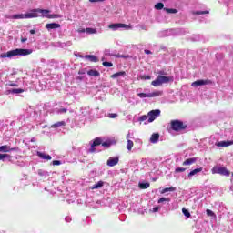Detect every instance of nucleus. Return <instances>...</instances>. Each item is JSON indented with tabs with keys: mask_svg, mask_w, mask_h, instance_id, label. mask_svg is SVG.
I'll return each instance as SVG.
<instances>
[{
	"mask_svg": "<svg viewBox=\"0 0 233 233\" xmlns=\"http://www.w3.org/2000/svg\"><path fill=\"white\" fill-rule=\"evenodd\" d=\"M32 49H14L7 53H2L0 58L5 59L6 57H15V56H30Z\"/></svg>",
	"mask_w": 233,
	"mask_h": 233,
	"instance_id": "1",
	"label": "nucleus"
},
{
	"mask_svg": "<svg viewBox=\"0 0 233 233\" xmlns=\"http://www.w3.org/2000/svg\"><path fill=\"white\" fill-rule=\"evenodd\" d=\"M166 83H174V76H158L156 80L151 82V85L153 86H161V85Z\"/></svg>",
	"mask_w": 233,
	"mask_h": 233,
	"instance_id": "2",
	"label": "nucleus"
},
{
	"mask_svg": "<svg viewBox=\"0 0 233 233\" xmlns=\"http://www.w3.org/2000/svg\"><path fill=\"white\" fill-rule=\"evenodd\" d=\"M170 127L174 132H181L182 130H187V124L183 123L181 120H171Z\"/></svg>",
	"mask_w": 233,
	"mask_h": 233,
	"instance_id": "3",
	"label": "nucleus"
},
{
	"mask_svg": "<svg viewBox=\"0 0 233 233\" xmlns=\"http://www.w3.org/2000/svg\"><path fill=\"white\" fill-rule=\"evenodd\" d=\"M37 14H50V10L48 9H33L31 13L25 14V19H34L35 17H39Z\"/></svg>",
	"mask_w": 233,
	"mask_h": 233,
	"instance_id": "4",
	"label": "nucleus"
},
{
	"mask_svg": "<svg viewBox=\"0 0 233 233\" xmlns=\"http://www.w3.org/2000/svg\"><path fill=\"white\" fill-rule=\"evenodd\" d=\"M212 174H219L220 176H230V172L225 167L215 166L211 169Z\"/></svg>",
	"mask_w": 233,
	"mask_h": 233,
	"instance_id": "5",
	"label": "nucleus"
},
{
	"mask_svg": "<svg viewBox=\"0 0 233 233\" xmlns=\"http://www.w3.org/2000/svg\"><path fill=\"white\" fill-rule=\"evenodd\" d=\"M161 114V110L156 109V110H151L147 113L148 116V123H152L156 120L157 117H159Z\"/></svg>",
	"mask_w": 233,
	"mask_h": 233,
	"instance_id": "6",
	"label": "nucleus"
},
{
	"mask_svg": "<svg viewBox=\"0 0 233 233\" xmlns=\"http://www.w3.org/2000/svg\"><path fill=\"white\" fill-rule=\"evenodd\" d=\"M108 28H110L111 30H117V28H126L127 30H132V25L117 23L109 25Z\"/></svg>",
	"mask_w": 233,
	"mask_h": 233,
	"instance_id": "7",
	"label": "nucleus"
},
{
	"mask_svg": "<svg viewBox=\"0 0 233 233\" xmlns=\"http://www.w3.org/2000/svg\"><path fill=\"white\" fill-rule=\"evenodd\" d=\"M163 94V92L161 91H154L153 93H138L137 96L138 97H140L141 99L145 98V97H157L159 96H161Z\"/></svg>",
	"mask_w": 233,
	"mask_h": 233,
	"instance_id": "8",
	"label": "nucleus"
},
{
	"mask_svg": "<svg viewBox=\"0 0 233 233\" xmlns=\"http://www.w3.org/2000/svg\"><path fill=\"white\" fill-rule=\"evenodd\" d=\"M205 85H212V80H197L191 84V86L198 87L203 86Z\"/></svg>",
	"mask_w": 233,
	"mask_h": 233,
	"instance_id": "9",
	"label": "nucleus"
},
{
	"mask_svg": "<svg viewBox=\"0 0 233 233\" xmlns=\"http://www.w3.org/2000/svg\"><path fill=\"white\" fill-rule=\"evenodd\" d=\"M0 152H17V147H10L8 145L0 147Z\"/></svg>",
	"mask_w": 233,
	"mask_h": 233,
	"instance_id": "10",
	"label": "nucleus"
},
{
	"mask_svg": "<svg viewBox=\"0 0 233 233\" xmlns=\"http://www.w3.org/2000/svg\"><path fill=\"white\" fill-rule=\"evenodd\" d=\"M119 163V157H109V159L106 162L107 167H116Z\"/></svg>",
	"mask_w": 233,
	"mask_h": 233,
	"instance_id": "11",
	"label": "nucleus"
},
{
	"mask_svg": "<svg viewBox=\"0 0 233 233\" xmlns=\"http://www.w3.org/2000/svg\"><path fill=\"white\" fill-rule=\"evenodd\" d=\"M46 30H56V28H61V25L57 23H50L46 25Z\"/></svg>",
	"mask_w": 233,
	"mask_h": 233,
	"instance_id": "12",
	"label": "nucleus"
},
{
	"mask_svg": "<svg viewBox=\"0 0 233 233\" xmlns=\"http://www.w3.org/2000/svg\"><path fill=\"white\" fill-rule=\"evenodd\" d=\"M196 161H198V157H191V158H187L186 159L182 165L183 167H188L190 165H194V163H196Z\"/></svg>",
	"mask_w": 233,
	"mask_h": 233,
	"instance_id": "13",
	"label": "nucleus"
},
{
	"mask_svg": "<svg viewBox=\"0 0 233 233\" xmlns=\"http://www.w3.org/2000/svg\"><path fill=\"white\" fill-rule=\"evenodd\" d=\"M233 145V140L231 141H220L216 143V147H230Z\"/></svg>",
	"mask_w": 233,
	"mask_h": 233,
	"instance_id": "14",
	"label": "nucleus"
},
{
	"mask_svg": "<svg viewBox=\"0 0 233 233\" xmlns=\"http://www.w3.org/2000/svg\"><path fill=\"white\" fill-rule=\"evenodd\" d=\"M37 156L41 159H46V161H50L52 159V157L50 155H46L45 153L37 152Z\"/></svg>",
	"mask_w": 233,
	"mask_h": 233,
	"instance_id": "15",
	"label": "nucleus"
},
{
	"mask_svg": "<svg viewBox=\"0 0 233 233\" xmlns=\"http://www.w3.org/2000/svg\"><path fill=\"white\" fill-rule=\"evenodd\" d=\"M199 172H203V167L193 169L188 173L187 177H192V176H196V174H199Z\"/></svg>",
	"mask_w": 233,
	"mask_h": 233,
	"instance_id": "16",
	"label": "nucleus"
},
{
	"mask_svg": "<svg viewBox=\"0 0 233 233\" xmlns=\"http://www.w3.org/2000/svg\"><path fill=\"white\" fill-rule=\"evenodd\" d=\"M87 74L93 77H99V76H101L99 71L96 69H90L89 71H87Z\"/></svg>",
	"mask_w": 233,
	"mask_h": 233,
	"instance_id": "17",
	"label": "nucleus"
},
{
	"mask_svg": "<svg viewBox=\"0 0 233 233\" xmlns=\"http://www.w3.org/2000/svg\"><path fill=\"white\" fill-rule=\"evenodd\" d=\"M43 17H46L47 19H60L61 15L56 14L48 15L47 13L44 14Z\"/></svg>",
	"mask_w": 233,
	"mask_h": 233,
	"instance_id": "18",
	"label": "nucleus"
},
{
	"mask_svg": "<svg viewBox=\"0 0 233 233\" xmlns=\"http://www.w3.org/2000/svg\"><path fill=\"white\" fill-rule=\"evenodd\" d=\"M86 59H89L91 61V63H97V61H99V59L97 58V56H94V55H86L85 56Z\"/></svg>",
	"mask_w": 233,
	"mask_h": 233,
	"instance_id": "19",
	"label": "nucleus"
},
{
	"mask_svg": "<svg viewBox=\"0 0 233 233\" xmlns=\"http://www.w3.org/2000/svg\"><path fill=\"white\" fill-rule=\"evenodd\" d=\"M159 141V133H155L151 135L150 142L151 143H157Z\"/></svg>",
	"mask_w": 233,
	"mask_h": 233,
	"instance_id": "20",
	"label": "nucleus"
},
{
	"mask_svg": "<svg viewBox=\"0 0 233 233\" xmlns=\"http://www.w3.org/2000/svg\"><path fill=\"white\" fill-rule=\"evenodd\" d=\"M66 122L60 121L51 125V128H57L58 127H66Z\"/></svg>",
	"mask_w": 233,
	"mask_h": 233,
	"instance_id": "21",
	"label": "nucleus"
},
{
	"mask_svg": "<svg viewBox=\"0 0 233 233\" xmlns=\"http://www.w3.org/2000/svg\"><path fill=\"white\" fill-rule=\"evenodd\" d=\"M102 139L101 137H96L94 139L93 143L91 144V147H99V145H102Z\"/></svg>",
	"mask_w": 233,
	"mask_h": 233,
	"instance_id": "22",
	"label": "nucleus"
},
{
	"mask_svg": "<svg viewBox=\"0 0 233 233\" xmlns=\"http://www.w3.org/2000/svg\"><path fill=\"white\" fill-rule=\"evenodd\" d=\"M121 76H127V73L125 71H120V72L115 73V74L111 75V79H116V77H119Z\"/></svg>",
	"mask_w": 233,
	"mask_h": 233,
	"instance_id": "23",
	"label": "nucleus"
},
{
	"mask_svg": "<svg viewBox=\"0 0 233 233\" xmlns=\"http://www.w3.org/2000/svg\"><path fill=\"white\" fill-rule=\"evenodd\" d=\"M138 187H139V188H141V190H145L147 188H150V183H148V182L139 183Z\"/></svg>",
	"mask_w": 233,
	"mask_h": 233,
	"instance_id": "24",
	"label": "nucleus"
},
{
	"mask_svg": "<svg viewBox=\"0 0 233 233\" xmlns=\"http://www.w3.org/2000/svg\"><path fill=\"white\" fill-rule=\"evenodd\" d=\"M25 89H10L7 91V94H23Z\"/></svg>",
	"mask_w": 233,
	"mask_h": 233,
	"instance_id": "25",
	"label": "nucleus"
},
{
	"mask_svg": "<svg viewBox=\"0 0 233 233\" xmlns=\"http://www.w3.org/2000/svg\"><path fill=\"white\" fill-rule=\"evenodd\" d=\"M103 185H105V183L103 181H98L96 184H95L92 187V190H96L97 188H101L103 187Z\"/></svg>",
	"mask_w": 233,
	"mask_h": 233,
	"instance_id": "26",
	"label": "nucleus"
},
{
	"mask_svg": "<svg viewBox=\"0 0 233 233\" xmlns=\"http://www.w3.org/2000/svg\"><path fill=\"white\" fill-rule=\"evenodd\" d=\"M193 15H203L205 14H210L209 11H193Z\"/></svg>",
	"mask_w": 233,
	"mask_h": 233,
	"instance_id": "27",
	"label": "nucleus"
},
{
	"mask_svg": "<svg viewBox=\"0 0 233 233\" xmlns=\"http://www.w3.org/2000/svg\"><path fill=\"white\" fill-rule=\"evenodd\" d=\"M9 19H25V15L20 14V15H14L12 16L8 17Z\"/></svg>",
	"mask_w": 233,
	"mask_h": 233,
	"instance_id": "28",
	"label": "nucleus"
},
{
	"mask_svg": "<svg viewBox=\"0 0 233 233\" xmlns=\"http://www.w3.org/2000/svg\"><path fill=\"white\" fill-rule=\"evenodd\" d=\"M86 32V34H97V30L94 28H86V30H83L82 32Z\"/></svg>",
	"mask_w": 233,
	"mask_h": 233,
	"instance_id": "29",
	"label": "nucleus"
},
{
	"mask_svg": "<svg viewBox=\"0 0 233 233\" xmlns=\"http://www.w3.org/2000/svg\"><path fill=\"white\" fill-rule=\"evenodd\" d=\"M155 8L156 10H163V8H165V4L163 3H157L155 5Z\"/></svg>",
	"mask_w": 233,
	"mask_h": 233,
	"instance_id": "30",
	"label": "nucleus"
},
{
	"mask_svg": "<svg viewBox=\"0 0 233 233\" xmlns=\"http://www.w3.org/2000/svg\"><path fill=\"white\" fill-rule=\"evenodd\" d=\"M102 147L105 148H108V147H112V140H107L106 142H102Z\"/></svg>",
	"mask_w": 233,
	"mask_h": 233,
	"instance_id": "31",
	"label": "nucleus"
},
{
	"mask_svg": "<svg viewBox=\"0 0 233 233\" xmlns=\"http://www.w3.org/2000/svg\"><path fill=\"white\" fill-rule=\"evenodd\" d=\"M127 148L129 151L132 150V148H134V142L132 140H127Z\"/></svg>",
	"mask_w": 233,
	"mask_h": 233,
	"instance_id": "32",
	"label": "nucleus"
},
{
	"mask_svg": "<svg viewBox=\"0 0 233 233\" xmlns=\"http://www.w3.org/2000/svg\"><path fill=\"white\" fill-rule=\"evenodd\" d=\"M176 190V187H166L162 190V194H165L167 192H174Z\"/></svg>",
	"mask_w": 233,
	"mask_h": 233,
	"instance_id": "33",
	"label": "nucleus"
},
{
	"mask_svg": "<svg viewBox=\"0 0 233 233\" xmlns=\"http://www.w3.org/2000/svg\"><path fill=\"white\" fill-rule=\"evenodd\" d=\"M167 14H177V9H173V8H164Z\"/></svg>",
	"mask_w": 233,
	"mask_h": 233,
	"instance_id": "34",
	"label": "nucleus"
},
{
	"mask_svg": "<svg viewBox=\"0 0 233 233\" xmlns=\"http://www.w3.org/2000/svg\"><path fill=\"white\" fill-rule=\"evenodd\" d=\"M9 158L10 159V155L8 154H0V161H5V159Z\"/></svg>",
	"mask_w": 233,
	"mask_h": 233,
	"instance_id": "35",
	"label": "nucleus"
},
{
	"mask_svg": "<svg viewBox=\"0 0 233 233\" xmlns=\"http://www.w3.org/2000/svg\"><path fill=\"white\" fill-rule=\"evenodd\" d=\"M102 65H103V66H106V68H110V67L114 66V64H112V62H103Z\"/></svg>",
	"mask_w": 233,
	"mask_h": 233,
	"instance_id": "36",
	"label": "nucleus"
},
{
	"mask_svg": "<svg viewBox=\"0 0 233 233\" xmlns=\"http://www.w3.org/2000/svg\"><path fill=\"white\" fill-rule=\"evenodd\" d=\"M116 57L122 58V59H128V57H130V56L117 54V55H116Z\"/></svg>",
	"mask_w": 233,
	"mask_h": 233,
	"instance_id": "37",
	"label": "nucleus"
},
{
	"mask_svg": "<svg viewBox=\"0 0 233 233\" xmlns=\"http://www.w3.org/2000/svg\"><path fill=\"white\" fill-rule=\"evenodd\" d=\"M182 212L186 218H190V211H188L187 208H182Z\"/></svg>",
	"mask_w": 233,
	"mask_h": 233,
	"instance_id": "38",
	"label": "nucleus"
},
{
	"mask_svg": "<svg viewBox=\"0 0 233 233\" xmlns=\"http://www.w3.org/2000/svg\"><path fill=\"white\" fill-rule=\"evenodd\" d=\"M140 79L147 81V80L152 79V76H150L148 75H144V76H140Z\"/></svg>",
	"mask_w": 233,
	"mask_h": 233,
	"instance_id": "39",
	"label": "nucleus"
},
{
	"mask_svg": "<svg viewBox=\"0 0 233 233\" xmlns=\"http://www.w3.org/2000/svg\"><path fill=\"white\" fill-rule=\"evenodd\" d=\"M186 170H187V168H185V167H177L175 169V172H176V174H179V172H185Z\"/></svg>",
	"mask_w": 233,
	"mask_h": 233,
	"instance_id": "40",
	"label": "nucleus"
},
{
	"mask_svg": "<svg viewBox=\"0 0 233 233\" xmlns=\"http://www.w3.org/2000/svg\"><path fill=\"white\" fill-rule=\"evenodd\" d=\"M165 201L170 202V198H161L158 199V203H165Z\"/></svg>",
	"mask_w": 233,
	"mask_h": 233,
	"instance_id": "41",
	"label": "nucleus"
},
{
	"mask_svg": "<svg viewBox=\"0 0 233 233\" xmlns=\"http://www.w3.org/2000/svg\"><path fill=\"white\" fill-rule=\"evenodd\" d=\"M148 119V116L147 115H143L139 117V121L143 122V121H147Z\"/></svg>",
	"mask_w": 233,
	"mask_h": 233,
	"instance_id": "42",
	"label": "nucleus"
},
{
	"mask_svg": "<svg viewBox=\"0 0 233 233\" xmlns=\"http://www.w3.org/2000/svg\"><path fill=\"white\" fill-rule=\"evenodd\" d=\"M108 117H110V119H116V117H117V113H110Z\"/></svg>",
	"mask_w": 233,
	"mask_h": 233,
	"instance_id": "43",
	"label": "nucleus"
},
{
	"mask_svg": "<svg viewBox=\"0 0 233 233\" xmlns=\"http://www.w3.org/2000/svg\"><path fill=\"white\" fill-rule=\"evenodd\" d=\"M66 112H68V109L66 108H61L58 110V114H66Z\"/></svg>",
	"mask_w": 233,
	"mask_h": 233,
	"instance_id": "44",
	"label": "nucleus"
},
{
	"mask_svg": "<svg viewBox=\"0 0 233 233\" xmlns=\"http://www.w3.org/2000/svg\"><path fill=\"white\" fill-rule=\"evenodd\" d=\"M206 214H207V216H214V212L210 209H207Z\"/></svg>",
	"mask_w": 233,
	"mask_h": 233,
	"instance_id": "45",
	"label": "nucleus"
},
{
	"mask_svg": "<svg viewBox=\"0 0 233 233\" xmlns=\"http://www.w3.org/2000/svg\"><path fill=\"white\" fill-rule=\"evenodd\" d=\"M52 165H54V166H59V165H61V161H59V160H54V161L52 162Z\"/></svg>",
	"mask_w": 233,
	"mask_h": 233,
	"instance_id": "46",
	"label": "nucleus"
},
{
	"mask_svg": "<svg viewBox=\"0 0 233 233\" xmlns=\"http://www.w3.org/2000/svg\"><path fill=\"white\" fill-rule=\"evenodd\" d=\"M158 76H167V72H165L164 70H160L157 72Z\"/></svg>",
	"mask_w": 233,
	"mask_h": 233,
	"instance_id": "47",
	"label": "nucleus"
},
{
	"mask_svg": "<svg viewBox=\"0 0 233 233\" xmlns=\"http://www.w3.org/2000/svg\"><path fill=\"white\" fill-rule=\"evenodd\" d=\"M105 0H89V3H103Z\"/></svg>",
	"mask_w": 233,
	"mask_h": 233,
	"instance_id": "48",
	"label": "nucleus"
},
{
	"mask_svg": "<svg viewBox=\"0 0 233 233\" xmlns=\"http://www.w3.org/2000/svg\"><path fill=\"white\" fill-rule=\"evenodd\" d=\"M89 152H91V154H93V152H96V147H91V148L89 149Z\"/></svg>",
	"mask_w": 233,
	"mask_h": 233,
	"instance_id": "49",
	"label": "nucleus"
},
{
	"mask_svg": "<svg viewBox=\"0 0 233 233\" xmlns=\"http://www.w3.org/2000/svg\"><path fill=\"white\" fill-rule=\"evenodd\" d=\"M145 54H147V56L152 54V51L148 50V49H146L145 51Z\"/></svg>",
	"mask_w": 233,
	"mask_h": 233,
	"instance_id": "50",
	"label": "nucleus"
},
{
	"mask_svg": "<svg viewBox=\"0 0 233 233\" xmlns=\"http://www.w3.org/2000/svg\"><path fill=\"white\" fill-rule=\"evenodd\" d=\"M28 41V38H21V43H26Z\"/></svg>",
	"mask_w": 233,
	"mask_h": 233,
	"instance_id": "51",
	"label": "nucleus"
},
{
	"mask_svg": "<svg viewBox=\"0 0 233 233\" xmlns=\"http://www.w3.org/2000/svg\"><path fill=\"white\" fill-rule=\"evenodd\" d=\"M9 86H17V84H15V83H10V84H9Z\"/></svg>",
	"mask_w": 233,
	"mask_h": 233,
	"instance_id": "52",
	"label": "nucleus"
},
{
	"mask_svg": "<svg viewBox=\"0 0 233 233\" xmlns=\"http://www.w3.org/2000/svg\"><path fill=\"white\" fill-rule=\"evenodd\" d=\"M29 32H30V34L34 35V34H35V29H31Z\"/></svg>",
	"mask_w": 233,
	"mask_h": 233,
	"instance_id": "53",
	"label": "nucleus"
},
{
	"mask_svg": "<svg viewBox=\"0 0 233 233\" xmlns=\"http://www.w3.org/2000/svg\"><path fill=\"white\" fill-rule=\"evenodd\" d=\"M78 74H79V76H83L85 74V72L84 71H79Z\"/></svg>",
	"mask_w": 233,
	"mask_h": 233,
	"instance_id": "54",
	"label": "nucleus"
},
{
	"mask_svg": "<svg viewBox=\"0 0 233 233\" xmlns=\"http://www.w3.org/2000/svg\"><path fill=\"white\" fill-rule=\"evenodd\" d=\"M159 210V208H154V212H157Z\"/></svg>",
	"mask_w": 233,
	"mask_h": 233,
	"instance_id": "55",
	"label": "nucleus"
}]
</instances>
